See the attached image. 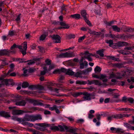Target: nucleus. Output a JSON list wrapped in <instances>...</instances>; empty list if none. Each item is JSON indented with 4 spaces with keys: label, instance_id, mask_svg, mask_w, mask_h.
Returning <instances> with one entry per match:
<instances>
[{
    "label": "nucleus",
    "instance_id": "obj_1",
    "mask_svg": "<svg viewBox=\"0 0 134 134\" xmlns=\"http://www.w3.org/2000/svg\"><path fill=\"white\" fill-rule=\"evenodd\" d=\"M42 119L41 116L40 114L35 115L26 114L23 118H22V124L27 122L26 121L34 122L36 120H41Z\"/></svg>",
    "mask_w": 134,
    "mask_h": 134
},
{
    "label": "nucleus",
    "instance_id": "obj_2",
    "mask_svg": "<svg viewBox=\"0 0 134 134\" xmlns=\"http://www.w3.org/2000/svg\"><path fill=\"white\" fill-rule=\"evenodd\" d=\"M23 98L20 95H17L15 96V99L12 100L13 102H15V104L16 105L20 106H25L26 102L25 100L23 99Z\"/></svg>",
    "mask_w": 134,
    "mask_h": 134
},
{
    "label": "nucleus",
    "instance_id": "obj_3",
    "mask_svg": "<svg viewBox=\"0 0 134 134\" xmlns=\"http://www.w3.org/2000/svg\"><path fill=\"white\" fill-rule=\"evenodd\" d=\"M132 71L129 69H126L123 71H121L118 74L120 75V77H119L118 78L122 79L123 77H127L128 76L132 74Z\"/></svg>",
    "mask_w": 134,
    "mask_h": 134
},
{
    "label": "nucleus",
    "instance_id": "obj_4",
    "mask_svg": "<svg viewBox=\"0 0 134 134\" xmlns=\"http://www.w3.org/2000/svg\"><path fill=\"white\" fill-rule=\"evenodd\" d=\"M56 83H53L51 82H48L47 84V88L48 90L52 91L59 93L58 90H59L57 88H53L51 87L52 86H54V85H55Z\"/></svg>",
    "mask_w": 134,
    "mask_h": 134
},
{
    "label": "nucleus",
    "instance_id": "obj_5",
    "mask_svg": "<svg viewBox=\"0 0 134 134\" xmlns=\"http://www.w3.org/2000/svg\"><path fill=\"white\" fill-rule=\"evenodd\" d=\"M35 125L39 126L41 127H39L38 130L41 131H44L46 130L45 128L49 126L50 125L45 123H39L36 124Z\"/></svg>",
    "mask_w": 134,
    "mask_h": 134
},
{
    "label": "nucleus",
    "instance_id": "obj_6",
    "mask_svg": "<svg viewBox=\"0 0 134 134\" xmlns=\"http://www.w3.org/2000/svg\"><path fill=\"white\" fill-rule=\"evenodd\" d=\"M84 59L83 58H82L80 60L79 62L80 68V69H83L87 67L88 66V62L86 60L83 61Z\"/></svg>",
    "mask_w": 134,
    "mask_h": 134
},
{
    "label": "nucleus",
    "instance_id": "obj_7",
    "mask_svg": "<svg viewBox=\"0 0 134 134\" xmlns=\"http://www.w3.org/2000/svg\"><path fill=\"white\" fill-rule=\"evenodd\" d=\"M121 102L125 103L129 102L130 104H133L134 102V99L131 97H126V96L122 97Z\"/></svg>",
    "mask_w": 134,
    "mask_h": 134
},
{
    "label": "nucleus",
    "instance_id": "obj_8",
    "mask_svg": "<svg viewBox=\"0 0 134 134\" xmlns=\"http://www.w3.org/2000/svg\"><path fill=\"white\" fill-rule=\"evenodd\" d=\"M29 101L30 103L33 104L34 105H43V103L41 102V100H37L33 99H30Z\"/></svg>",
    "mask_w": 134,
    "mask_h": 134
},
{
    "label": "nucleus",
    "instance_id": "obj_9",
    "mask_svg": "<svg viewBox=\"0 0 134 134\" xmlns=\"http://www.w3.org/2000/svg\"><path fill=\"white\" fill-rule=\"evenodd\" d=\"M51 37L55 43H60L61 42V37L59 35H53Z\"/></svg>",
    "mask_w": 134,
    "mask_h": 134
},
{
    "label": "nucleus",
    "instance_id": "obj_10",
    "mask_svg": "<svg viewBox=\"0 0 134 134\" xmlns=\"http://www.w3.org/2000/svg\"><path fill=\"white\" fill-rule=\"evenodd\" d=\"M0 80L2 81V82L4 83L6 85H13L14 84V82H11V80H8L7 79H4L2 77H0Z\"/></svg>",
    "mask_w": 134,
    "mask_h": 134
},
{
    "label": "nucleus",
    "instance_id": "obj_11",
    "mask_svg": "<svg viewBox=\"0 0 134 134\" xmlns=\"http://www.w3.org/2000/svg\"><path fill=\"white\" fill-rule=\"evenodd\" d=\"M0 56H9V50L7 49H4L0 50Z\"/></svg>",
    "mask_w": 134,
    "mask_h": 134
},
{
    "label": "nucleus",
    "instance_id": "obj_12",
    "mask_svg": "<svg viewBox=\"0 0 134 134\" xmlns=\"http://www.w3.org/2000/svg\"><path fill=\"white\" fill-rule=\"evenodd\" d=\"M58 127L59 129L58 131L60 132H64L65 130H66L67 132H68V131L69 129L68 127L65 125H63V126L60 125H58Z\"/></svg>",
    "mask_w": 134,
    "mask_h": 134
},
{
    "label": "nucleus",
    "instance_id": "obj_13",
    "mask_svg": "<svg viewBox=\"0 0 134 134\" xmlns=\"http://www.w3.org/2000/svg\"><path fill=\"white\" fill-rule=\"evenodd\" d=\"M24 113H31V111H28L25 112L24 110H13L12 111V114L13 115H20L23 114Z\"/></svg>",
    "mask_w": 134,
    "mask_h": 134
},
{
    "label": "nucleus",
    "instance_id": "obj_14",
    "mask_svg": "<svg viewBox=\"0 0 134 134\" xmlns=\"http://www.w3.org/2000/svg\"><path fill=\"white\" fill-rule=\"evenodd\" d=\"M67 70L65 68H62L60 69H58L55 70L53 72L54 74L57 73L60 74L61 72H63L66 73Z\"/></svg>",
    "mask_w": 134,
    "mask_h": 134
},
{
    "label": "nucleus",
    "instance_id": "obj_15",
    "mask_svg": "<svg viewBox=\"0 0 134 134\" xmlns=\"http://www.w3.org/2000/svg\"><path fill=\"white\" fill-rule=\"evenodd\" d=\"M116 46L118 47H121L127 46L128 45V43L126 42L120 41L116 43Z\"/></svg>",
    "mask_w": 134,
    "mask_h": 134
},
{
    "label": "nucleus",
    "instance_id": "obj_16",
    "mask_svg": "<svg viewBox=\"0 0 134 134\" xmlns=\"http://www.w3.org/2000/svg\"><path fill=\"white\" fill-rule=\"evenodd\" d=\"M0 116L5 118L10 117V115L8 114V112L4 111H2L0 112Z\"/></svg>",
    "mask_w": 134,
    "mask_h": 134
},
{
    "label": "nucleus",
    "instance_id": "obj_17",
    "mask_svg": "<svg viewBox=\"0 0 134 134\" xmlns=\"http://www.w3.org/2000/svg\"><path fill=\"white\" fill-rule=\"evenodd\" d=\"M24 92H24V93H26L30 95H31V94H32L35 96H36L38 93H41V92L40 91L37 92L33 91H24Z\"/></svg>",
    "mask_w": 134,
    "mask_h": 134
},
{
    "label": "nucleus",
    "instance_id": "obj_18",
    "mask_svg": "<svg viewBox=\"0 0 134 134\" xmlns=\"http://www.w3.org/2000/svg\"><path fill=\"white\" fill-rule=\"evenodd\" d=\"M60 25L62 26L60 28L62 29H68L70 27V26L66 24L64 22L61 21L60 22Z\"/></svg>",
    "mask_w": 134,
    "mask_h": 134
},
{
    "label": "nucleus",
    "instance_id": "obj_19",
    "mask_svg": "<svg viewBox=\"0 0 134 134\" xmlns=\"http://www.w3.org/2000/svg\"><path fill=\"white\" fill-rule=\"evenodd\" d=\"M39 60V58H34L33 60H26L27 62H28L27 64L29 65H32L35 64L36 61H38Z\"/></svg>",
    "mask_w": 134,
    "mask_h": 134
},
{
    "label": "nucleus",
    "instance_id": "obj_20",
    "mask_svg": "<svg viewBox=\"0 0 134 134\" xmlns=\"http://www.w3.org/2000/svg\"><path fill=\"white\" fill-rule=\"evenodd\" d=\"M113 117L116 119H122L123 118V114H115L113 115Z\"/></svg>",
    "mask_w": 134,
    "mask_h": 134
},
{
    "label": "nucleus",
    "instance_id": "obj_21",
    "mask_svg": "<svg viewBox=\"0 0 134 134\" xmlns=\"http://www.w3.org/2000/svg\"><path fill=\"white\" fill-rule=\"evenodd\" d=\"M82 94L84 96L83 97L84 99H86V100H90L91 99L90 98V94L88 93L87 92H85L83 93Z\"/></svg>",
    "mask_w": 134,
    "mask_h": 134
},
{
    "label": "nucleus",
    "instance_id": "obj_22",
    "mask_svg": "<svg viewBox=\"0 0 134 134\" xmlns=\"http://www.w3.org/2000/svg\"><path fill=\"white\" fill-rule=\"evenodd\" d=\"M119 111H129L134 112V109L129 108H119L118 109Z\"/></svg>",
    "mask_w": 134,
    "mask_h": 134
},
{
    "label": "nucleus",
    "instance_id": "obj_23",
    "mask_svg": "<svg viewBox=\"0 0 134 134\" xmlns=\"http://www.w3.org/2000/svg\"><path fill=\"white\" fill-rule=\"evenodd\" d=\"M111 28L113 29V31L115 32H119L120 30V29L115 25L112 26Z\"/></svg>",
    "mask_w": 134,
    "mask_h": 134
},
{
    "label": "nucleus",
    "instance_id": "obj_24",
    "mask_svg": "<svg viewBox=\"0 0 134 134\" xmlns=\"http://www.w3.org/2000/svg\"><path fill=\"white\" fill-rule=\"evenodd\" d=\"M118 73H119V72H117L116 74H114V73H112L110 75V77L111 78H116L117 79H121L118 78V77H120V75L118 74Z\"/></svg>",
    "mask_w": 134,
    "mask_h": 134
},
{
    "label": "nucleus",
    "instance_id": "obj_25",
    "mask_svg": "<svg viewBox=\"0 0 134 134\" xmlns=\"http://www.w3.org/2000/svg\"><path fill=\"white\" fill-rule=\"evenodd\" d=\"M71 18L73 19L77 20L80 18V15L79 14H74L71 15L70 16Z\"/></svg>",
    "mask_w": 134,
    "mask_h": 134
},
{
    "label": "nucleus",
    "instance_id": "obj_26",
    "mask_svg": "<svg viewBox=\"0 0 134 134\" xmlns=\"http://www.w3.org/2000/svg\"><path fill=\"white\" fill-rule=\"evenodd\" d=\"M47 35L48 34L47 33H45L43 34L40 37V40L43 41L44 40Z\"/></svg>",
    "mask_w": 134,
    "mask_h": 134
},
{
    "label": "nucleus",
    "instance_id": "obj_27",
    "mask_svg": "<svg viewBox=\"0 0 134 134\" xmlns=\"http://www.w3.org/2000/svg\"><path fill=\"white\" fill-rule=\"evenodd\" d=\"M81 13L82 16L84 20L87 19L86 17L87 13L86 11L83 10L81 11Z\"/></svg>",
    "mask_w": 134,
    "mask_h": 134
},
{
    "label": "nucleus",
    "instance_id": "obj_28",
    "mask_svg": "<svg viewBox=\"0 0 134 134\" xmlns=\"http://www.w3.org/2000/svg\"><path fill=\"white\" fill-rule=\"evenodd\" d=\"M119 52L120 53L124 55H128L130 54L131 53V52H130L125 50H120Z\"/></svg>",
    "mask_w": 134,
    "mask_h": 134
},
{
    "label": "nucleus",
    "instance_id": "obj_29",
    "mask_svg": "<svg viewBox=\"0 0 134 134\" xmlns=\"http://www.w3.org/2000/svg\"><path fill=\"white\" fill-rule=\"evenodd\" d=\"M12 119L14 121H16L19 122L22 124V118H19L15 116H12Z\"/></svg>",
    "mask_w": 134,
    "mask_h": 134
},
{
    "label": "nucleus",
    "instance_id": "obj_30",
    "mask_svg": "<svg viewBox=\"0 0 134 134\" xmlns=\"http://www.w3.org/2000/svg\"><path fill=\"white\" fill-rule=\"evenodd\" d=\"M65 74L67 75L72 76L74 74V72L72 71V70L70 69H68L67 70H66Z\"/></svg>",
    "mask_w": 134,
    "mask_h": 134
},
{
    "label": "nucleus",
    "instance_id": "obj_31",
    "mask_svg": "<svg viewBox=\"0 0 134 134\" xmlns=\"http://www.w3.org/2000/svg\"><path fill=\"white\" fill-rule=\"evenodd\" d=\"M113 66L119 68H123L124 65L122 63H116L113 64Z\"/></svg>",
    "mask_w": 134,
    "mask_h": 134
},
{
    "label": "nucleus",
    "instance_id": "obj_32",
    "mask_svg": "<svg viewBox=\"0 0 134 134\" xmlns=\"http://www.w3.org/2000/svg\"><path fill=\"white\" fill-rule=\"evenodd\" d=\"M125 127L128 129L130 130H133L134 131V126H131V125L127 123H125Z\"/></svg>",
    "mask_w": 134,
    "mask_h": 134
},
{
    "label": "nucleus",
    "instance_id": "obj_33",
    "mask_svg": "<svg viewBox=\"0 0 134 134\" xmlns=\"http://www.w3.org/2000/svg\"><path fill=\"white\" fill-rule=\"evenodd\" d=\"M104 51V49H100L97 51V54L99 55L100 56L103 57L104 56V54L103 53Z\"/></svg>",
    "mask_w": 134,
    "mask_h": 134
},
{
    "label": "nucleus",
    "instance_id": "obj_34",
    "mask_svg": "<svg viewBox=\"0 0 134 134\" xmlns=\"http://www.w3.org/2000/svg\"><path fill=\"white\" fill-rule=\"evenodd\" d=\"M134 30V29L130 28L129 27H126L124 30V32H132Z\"/></svg>",
    "mask_w": 134,
    "mask_h": 134
},
{
    "label": "nucleus",
    "instance_id": "obj_35",
    "mask_svg": "<svg viewBox=\"0 0 134 134\" xmlns=\"http://www.w3.org/2000/svg\"><path fill=\"white\" fill-rule=\"evenodd\" d=\"M30 132H32V134H41L39 131H37L34 129H30L29 130Z\"/></svg>",
    "mask_w": 134,
    "mask_h": 134
},
{
    "label": "nucleus",
    "instance_id": "obj_36",
    "mask_svg": "<svg viewBox=\"0 0 134 134\" xmlns=\"http://www.w3.org/2000/svg\"><path fill=\"white\" fill-rule=\"evenodd\" d=\"M61 13L64 14H65L66 13L67 9L66 8V6L65 5H63L61 7Z\"/></svg>",
    "mask_w": 134,
    "mask_h": 134
},
{
    "label": "nucleus",
    "instance_id": "obj_37",
    "mask_svg": "<svg viewBox=\"0 0 134 134\" xmlns=\"http://www.w3.org/2000/svg\"><path fill=\"white\" fill-rule=\"evenodd\" d=\"M44 70L41 71L40 75L42 76L44 75L47 71V68L45 67L43 68Z\"/></svg>",
    "mask_w": 134,
    "mask_h": 134
},
{
    "label": "nucleus",
    "instance_id": "obj_38",
    "mask_svg": "<svg viewBox=\"0 0 134 134\" xmlns=\"http://www.w3.org/2000/svg\"><path fill=\"white\" fill-rule=\"evenodd\" d=\"M25 68H23V70H24L23 74L22 75L23 76L25 77H26L28 76L29 75L28 73H27L28 72V71L27 69H25Z\"/></svg>",
    "mask_w": 134,
    "mask_h": 134
},
{
    "label": "nucleus",
    "instance_id": "obj_39",
    "mask_svg": "<svg viewBox=\"0 0 134 134\" xmlns=\"http://www.w3.org/2000/svg\"><path fill=\"white\" fill-rule=\"evenodd\" d=\"M76 84L85 85L87 83V82L85 81H77L76 82Z\"/></svg>",
    "mask_w": 134,
    "mask_h": 134
},
{
    "label": "nucleus",
    "instance_id": "obj_40",
    "mask_svg": "<svg viewBox=\"0 0 134 134\" xmlns=\"http://www.w3.org/2000/svg\"><path fill=\"white\" fill-rule=\"evenodd\" d=\"M29 84L27 82H24L22 84V88H25L28 87L29 86Z\"/></svg>",
    "mask_w": 134,
    "mask_h": 134
},
{
    "label": "nucleus",
    "instance_id": "obj_41",
    "mask_svg": "<svg viewBox=\"0 0 134 134\" xmlns=\"http://www.w3.org/2000/svg\"><path fill=\"white\" fill-rule=\"evenodd\" d=\"M82 58H83L84 59V60L85 58L87 59L89 62H92L93 61L92 59L91 58L90 56L88 55L87 56H84L83 57H82Z\"/></svg>",
    "mask_w": 134,
    "mask_h": 134
},
{
    "label": "nucleus",
    "instance_id": "obj_42",
    "mask_svg": "<svg viewBox=\"0 0 134 134\" xmlns=\"http://www.w3.org/2000/svg\"><path fill=\"white\" fill-rule=\"evenodd\" d=\"M81 74H82L81 72L79 71H77L76 73L74 72V74L73 75L74 77L78 78L79 77H80Z\"/></svg>",
    "mask_w": 134,
    "mask_h": 134
},
{
    "label": "nucleus",
    "instance_id": "obj_43",
    "mask_svg": "<svg viewBox=\"0 0 134 134\" xmlns=\"http://www.w3.org/2000/svg\"><path fill=\"white\" fill-rule=\"evenodd\" d=\"M94 70L96 73L99 72L101 71V69L99 66H97L95 68Z\"/></svg>",
    "mask_w": 134,
    "mask_h": 134
},
{
    "label": "nucleus",
    "instance_id": "obj_44",
    "mask_svg": "<svg viewBox=\"0 0 134 134\" xmlns=\"http://www.w3.org/2000/svg\"><path fill=\"white\" fill-rule=\"evenodd\" d=\"M76 130L75 129H69L68 131V132H71V133H74V134H80V133H76L75 132H76Z\"/></svg>",
    "mask_w": 134,
    "mask_h": 134
},
{
    "label": "nucleus",
    "instance_id": "obj_45",
    "mask_svg": "<svg viewBox=\"0 0 134 134\" xmlns=\"http://www.w3.org/2000/svg\"><path fill=\"white\" fill-rule=\"evenodd\" d=\"M108 57L109 59L115 61H117L119 59L118 58H115L113 56H109Z\"/></svg>",
    "mask_w": 134,
    "mask_h": 134
},
{
    "label": "nucleus",
    "instance_id": "obj_46",
    "mask_svg": "<svg viewBox=\"0 0 134 134\" xmlns=\"http://www.w3.org/2000/svg\"><path fill=\"white\" fill-rule=\"evenodd\" d=\"M44 89V87L43 86L38 85H36V89H39L40 90H43Z\"/></svg>",
    "mask_w": 134,
    "mask_h": 134
},
{
    "label": "nucleus",
    "instance_id": "obj_47",
    "mask_svg": "<svg viewBox=\"0 0 134 134\" xmlns=\"http://www.w3.org/2000/svg\"><path fill=\"white\" fill-rule=\"evenodd\" d=\"M50 129L52 130L58 131L59 130L58 126H51L50 127Z\"/></svg>",
    "mask_w": 134,
    "mask_h": 134
},
{
    "label": "nucleus",
    "instance_id": "obj_48",
    "mask_svg": "<svg viewBox=\"0 0 134 134\" xmlns=\"http://www.w3.org/2000/svg\"><path fill=\"white\" fill-rule=\"evenodd\" d=\"M31 110L34 111H36V110L41 111L42 110V109L41 108H39L38 107H32Z\"/></svg>",
    "mask_w": 134,
    "mask_h": 134
},
{
    "label": "nucleus",
    "instance_id": "obj_49",
    "mask_svg": "<svg viewBox=\"0 0 134 134\" xmlns=\"http://www.w3.org/2000/svg\"><path fill=\"white\" fill-rule=\"evenodd\" d=\"M66 57H74V54L73 53H68L66 52Z\"/></svg>",
    "mask_w": 134,
    "mask_h": 134
},
{
    "label": "nucleus",
    "instance_id": "obj_50",
    "mask_svg": "<svg viewBox=\"0 0 134 134\" xmlns=\"http://www.w3.org/2000/svg\"><path fill=\"white\" fill-rule=\"evenodd\" d=\"M82 94L83 93L81 92H78L73 94L72 96L74 97H77L79 96L82 95Z\"/></svg>",
    "mask_w": 134,
    "mask_h": 134
},
{
    "label": "nucleus",
    "instance_id": "obj_51",
    "mask_svg": "<svg viewBox=\"0 0 134 134\" xmlns=\"http://www.w3.org/2000/svg\"><path fill=\"white\" fill-rule=\"evenodd\" d=\"M23 125H25L28 126L29 127H32L34 126V124L32 123H31L30 122H26L24 123H23L22 124Z\"/></svg>",
    "mask_w": 134,
    "mask_h": 134
},
{
    "label": "nucleus",
    "instance_id": "obj_52",
    "mask_svg": "<svg viewBox=\"0 0 134 134\" xmlns=\"http://www.w3.org/2000/svg\"><path fill=\"white\" fill-rule=\"evenodd\" d=\"M86 37V36L84 35L83 36L80 37L78 39V42L79 43L81 42L84 40Z\"/></svg>",
    "mask_w": 134,
    "mask_h": 134
},
{
    "label": "nucleus",
    "instance_id": "obj_53",
    "mask_svg": "<svg viewBox=\"0 0 134 134\" xmlns=\"http://www.w3.org/2000/svg\"><path fill=\"white\" fill-rule=\"evenodd\" d=\"M120 128H117L116 131V133L119 134H121L124 132Z\"/></svg>",
    "mask_w": 134,
    "mask_h": 134
},
{
    "label": "nucleus",
    "instance_id": "obj_54",
    "mask_svg": "<svg viewBox=\"0 0 134 134\" xmlns=\"http://www.w3.org/2000/svg\"><path fill=\"white\" fill-rule=\"evenodd\" d=\"M64 76L63 75H60V77L59 79L58 80L59 82L61 83H63L62 80H64Z\"/></svg>",
    "mask_w": 134,
    "mask_h": 134
},
{
    "label": "nucleus",
    "instance_id": "obj_55",
    "mask_svg": "<svg viewBox=\"0 0 134 134\" xmlns=\"http://www.w3.org/2000/svg\"><path fill=\"white\" fill-rule=\"evenodd\" d=\"M114 22V21L113 20L110 21V22H107L106 21L105 22V24H106L108 26H111L112 24H113Z\"/></svg>",
    "mask_w": 134,
    "mask_h": 134
},
{
    "label": "nucleus",
    "instance_id": "obj_56",
    "mask_svg": "<svg viewBox=\"0 0 134 134\" xmlns=\"http://www.w3.org/2000/svg\"><path fill=\"white\" fill-rule=\"evenodd\" d=\"M38 48L39 49V51L41 53H43L45 51L44 50V48L40 46H38Z\"/></svg>",
    "mask_w": 134,
    "mask_h": 134
},
{
    "label": "nucleus",
    "instance_id": "obj_57",
    "mask_svg": "<svg viewBox=\"0 0 134 134\" xmlns=\"http://www.w3.org/2000/svg\"><path fill=\"white\" fill-rule=\"evenodd\" d=\"M94 84L96 85L100 86L102 85L101 83L97 80H94Z\"/></svg>",
    "mask_w": 134,
    "mask_h": 134
},
{
    "label": "nucleus",
    "instance_id": "obj_58",
    "mask_svg": "<svg viewBox=\"0 0 134 134\" xmlns=\"http://www.w3.org/2000/svg\"><path fill=\"white\" fill-rule=\"evenodd\" d=\"M106 43L109 44V46L111 47V45L113 44V41L112 40H107L106 41Z\"/></svg>",
    "mask_w": 134,
    "mask_h": 134
},
{
    "label": "nucleus",
    "instance_id": "obj_59",
    "mask_svg": "<svg viewBox=\"0 0 134 134\" xmlns=\"http://www.w3.org/2000/svg\"><path fill=\"white\" fill-rule=\"evenodd\" d=\"M92 70V68L91 67H90L89 68H87L86 70H83V74H85L86 72H89V71H91Z\"/></svg>",
    "mask_w": 134,
    "mask_h": 134
},
{
    "label": "nucleus",
    "instance_id": "obj_60",
    "mask_svg": "<svg viewBox=\"0 0 134 134\" xmlns=\"http://www.w3.org/2000/svg\"><path fill=\"white\" fill-rule=\"evenodd\" d=\"M121 102V100L120 99H116V100H114V99H111L110 100V102L112 103V102Z\"/></svg>",
    "mask_w": 134,
    "mask_h": 134
},
{
    "label": "nucleus",
    "instance_id": "obj_61",
    "mask_svg": "<svg viewBox=\"0 0 134 134\" xmlns=\"http://www.w3.org/2000/svg\"><path fill=\"white\" fill-rule=\"evenodd\" d=\"M75 37V36L74 34H70L68 36V38L69 39H71L72 38H74Z\"/></svg>",
    "mask_w": 134,
    "mask_h": 134
},
{
    "label": "nucleus",
    "instance_id": "obj_62",
    "mask_svg": "<svg viewBox=\"0 0 134 134\" xmlns=\"http://www.w3.org/2000/svg\"><path fill=\"white\" fill-rule=\"evenodd\" d=\"M59 57L63 58H66V52L64 53H62L61 54H60L59 55Z\"/></svg>",
    "mask_w": 134,
    "mask_h": 134
},
{
    "label": "nucleus",
    "instance_id": "obj_63",
    "mask_svg": "<svg viewBox=\"0 0 134 134\" xmlns=\"http://www.w3.org/2000/svg\"><path fill=\"white\" fill-rule=\"evenodd\" d=\"M23 48L24 50H27V43L25 41L24 42Z\"/></svg>",
    "mask_w": 134,
    "mask_h": 134
},
{
    "label": "nucleus",
    "instance_id": "obj_64",
    "mask_svg": "<svg viewBox=\"0 0 134 134\" xmlns=\"http://www.w3.org/2000/svg\"><path fill=\"white\" fill-rule=\"evenodd\" d=\"M84 20L85 21L87 25H88L89 26H92V24L91 23L90 21L88 20L87 19V18Z\"/></svg>",
    "mask_w": 134,
    "mask_h": 134
}]
</instances>
